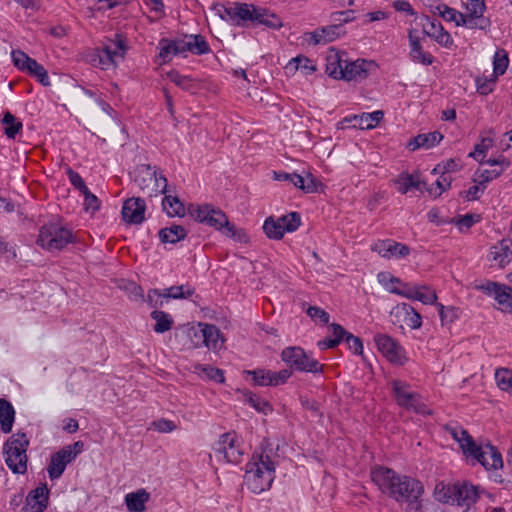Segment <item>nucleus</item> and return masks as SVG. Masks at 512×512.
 I'll return each instance as SVG.
<instances>
[{"label": "nucleus", "mask_w": 512, "mask_h": 512, "mask_svg": "<svg viewBox=\"0 0 512 512\" xmlns=\"http://www.w3.org/2000/svg\"><path fill=\"white\" fill-rule=\"evenodd\" d=\"M26 74L35 78L43 86H50L51 84L47 70L37 61L27 66Z\"/></svg>", "instance_id": "79ce46f5"}, {"label": "nucleus", "mask_w": 512, "mask_h": 512, "mask_svg": "<svg viewBox=\"0 0 512 512\" xmlns=\"http://www.w3.org/2000/svg\"><path fill=\"white\" fill-rule=\"evenodd\" d=\"M391 385L398 406L424 416L432 414V411L423 403L421 395L411 391L410 384L401 380H393Z\"/></svg>", "instance_id": "6e6552de"}, {"label": "nucleus", "mask_w": 512, "mask_h": 512, "mask_svg": "<svg viewBox=\"0 0 512 512\" xmlns=\"http://www.w3.org/2000/svg\"><path fill=\"white\" fill-rule=\"evenodd\" d=\"M393 324L407 325L411 329H419L422 325V317L410 304L400 303L390 311Z\"/></svg>", "instance_id": "ddd939ff"}, {"label": "nucleus", "mask_w": 512, "mask_h": 512, "mask_svg": "<svg viewBox=\"0 0 512 512\" xmlns=\"http://www.w3.org/2000/svg\"><path fill=\"white\" fill-rule=\"evenodd\" d=\"M164 291L160 289H149L147 297L144 301L148 303L151 308L158 310L157 308L163 307L167 298L163 296Z\"/></svg>", "instance_id": "6e6d98bb"}, {"label": "nucleus", "mask_w": 512, "mask_h": 512, "mask_svg": "<svg viewBox=\"0 0 512 512\" xmlns=\"http://www.w3.org/2000/svg\"><path fill=\"white\" fill-rule=\"evenodd\" d=\"M29 439L24 432L13 434L4 444L5 462L15 474H25L27 471V449Z\"/></svg>", "instance_id": "7ed1b4c3"}, {"label": "nucleus", "mask_w": 512, "mask_h": 512, "mask_svg": "<svg viewBox=\"0 0 512 512\" xmlns=\"http://www.w3.org/2000/svg\"><path fill=\"white\" fill-rule=\"evenodd\" d=\"M180 55L191 52L195 55H206L211 52V48L205 38L200 34H185L183 38H178Z\"/></svg>", "instance_id": "6ab92c4d"}, {"label": "nucleus", "mask_w": 512, "mask_h": 512, "mask_svg": "<svg viewBox=\"0 0 512 512\" xmlns=\"http://www.w3.org/2000/svg\"><path fill=\"white\" fill-rule=\"evenodd\" d=\"M343 62L344 61L337 52L331 51L326 56V73L334 79H342L341 75L343 74L344 68Z\"/></svg>", "instance_id": "f704fd0d"}, {"label": "nucleus", "mask_w": 512, "mask_h": 512, "mask_svg": "<svg viewBox=\"0 0 512 512\" xmlns=\"http://www.w3.org/2000/svg\"><path fill=\"white\" fill-rule=\"evenodd\" d=\"M281 360L293 371L319 374L324 366L299 346H289L282 350Z\"/></svg>", "instance_id": "0eeeda50"}, {"label": "nucleus", "mask_w": 512, "mask_h": 512, "mask_svg": "<svg viewBox=\"0 0 512 512\" xmlns=\"http://www.w3.org/2000/svg\"><path fill=\"white\" fill-rule=\"evenodd\" d=\"M242 394L244 400L257 412L263 413L264 415L272 412L273 408L271 404L265 399L261 398L258 394L249 390L242 391Z\"/></svg>", "instance_id": "c9c22d12"}, {"label": "nucleus", "mask_w": 512, "mask_h": 512, "mask_svg": "<svg viewBox=\"0 0 512 512\" xmlns=\"http://www.w3.org/2000/svg\"><path fill=\"white\" fill-rule=\"evenodd\" d=\"M281 226L285 232H295L301 225V216L298 212H290L287 215L279 217Z\"/></svg>", "instance_id": "de8ad7c7"}, {"label": "nucleus", "mask_w": 512, "mask_h": 512, "mask_svg": "<svg viewBox=\"0 0 512 512\" xmlns=\"http://www.w3.org/2000/svg\"><path fill=\"white\" fill-rule=\"evenodd\" d=\"M374 342L378 350L391 363L397 365H404L406 363L407 357L405 355V350L395 339L389 335L377 334L374 337Z\"/></svg>", "instance_id": "9d476101"}, {"label": "nucleus", "mask_w": 512, "mask_h": 512, "mask_svg": "<svg viewBox=\"0 0 512 512\" xmlns=\"http://www.w3.org/2000/svg\"><path fill=\"white\" fill-rule=\"evenodd\" d=\"M263 231L269 239L280 240L284 237L285 231L281 226L280 219L274 217H268L263 224Z\"/></svg>", "instance_id": "58836bf2"}, {"label": "nucleus", "mask_w": 512, "mask_h": 512, "mask_svg": "<svg viewBox=\"0 0 512 512\" xmlns=\"http://www.w3.org/2000/svg\"><path fill=\"white\" fill-rule=\"evenodd\" d=\"M253 11L252 27L263 25L269 29L278 30L283 26L281 18L271 10L255 5Z\"/></svg>", "instance_id": "4be33fe9"}, {"label": "nucleus", "mask_w": 512, "mask_h": 512, "mask_svg": "<svg viewBox=\"0 0 512 512\" xmlns=\"http://www.w3.org/2000/svg\"><path fill=\"white\" fill-rule=\"evenodd\" d=\"M200 329H190L189 335L201 340V344L214 351L223 345V338L220 330L213 324H199Z\"/></svg>", "instance_id": "4468645a"}, {"label": "nucleus", "mask_w": 512, "mask_h": 512, "mask_svg": "<svg viewBox=\"0 0 512 512\" xmlns=\"http://www.w3.org/2000/svg\"><path fill=\"white\" fill-rule=\"evenodd\" d=\"M162 207L169 217H183L186 214L184 204L176 196L165 195L162 200Z\"/></svg>", "instance_id": "e433bc0d"}, {"label": "nucleus", "mask_w": 512, "mask_h": 512, "mask_svg": "<svg viewBox=\"0 0 512 512\" xmlns=\"http://www.w3.org/2000/svg\"><path fill=\"white\" fill-rule=\"evenodd\" d=\"M244 374L252 377L254 386L267 387L271 386V376L270 370L266 369H254V370H245Z\"/></svg>", "instance_id": "37998d69"}, {"label": "nucleus", "mask_w": 512, "mask_h": 512, "mask_svg": "<svg viewBox=\"0 0 512 512\" xmlns=\"http://www.w3.org/2000/svg\"><path fill=\"white\" fill-rule=\"evenodd\" d=\"M384 118V112L382 110H376L372 113H362L361 115H354L352 118H345L344 121L351 122L355 121L354 127L359 129H373L380 121Z\"/></svg>", "instance_id": "a878e982"}, {"label": "nucleus", "mask_w": 512, "mask_h": 512, "mask_svg": "<svg viewBox=\"0 0 512 512\" xmlns=\"http://www.w3.org/2000/svg\"><path fill=\"white\" fill-rule=\"evenodd\" d=\"M225 236L233 239L239 243H247L249 241V237L246 231L242 228H237L234 224L228 221V225H225L221 231Z\"/></svg>", "instance_id": "09e8293b"}, {"label": "nucleus", "mask_w": 512, "mask_h": 512, "mask_svg": "<svg viewBox=\"0 0 512 512\" xmlns=\"http://www.w3.org/2000/svg\"><path fill=\"white\" fill-rule=\"evenodd\" d=\"M511 246L512 241L510 239H502L498 245L491 248L493 259L502 267L512 260Z\"/></svg>", "instance_id": "7c9ffc66"}, {"label": "nucleus", "mask_w": 512, "mask_h": 512, "mask_svg": "<svg viewBox=\"0 0 512 512\" xmlns=\"http://www.w3.org/2000/svg\"><path fill=\"white\" fill-rule=\"evenodd\" d=\"M345 33L346 31L341 23L334 22L332 25L318 28L313 32L307 33L306 35L309 36L308 41L310 43L317 45L320 43L326 44L332 42Z\"/></svg>", "instance_id": "aec40b11"}, {"label": "nucleus", "mask_w": 512, "mask_h": 512, "mask_svg": "<svg viewBox=\"0 0 512 512\" xmlns=\"http://www.w3.org/2000/svg\"><path fill=\"white\" fill-rule=\"evenodd\" d=\"M163 296L167 299H187L194 295L195 289L189 284H183L179 286H171L163 289Z\"/></svg>", "instance_id": "a19ab883"}, {"label": "nucleus", "mask_w": 512, "mask_h": 512, "mask_svg": "<svg viewBox=\"0 0 512 512\" xmlns=\"http://www.w3.org/2000/svg\"><path fill=\"white\" fill-rule=\"evenodd\" d=\"M494 300L498 303L501 310L512 313V288L506 284H500Z\"/></svg>", "instance_id": "ea45409f"}, {"label": "nucleus", "mask_w": 512, "mask_h": 512, "mask_svg": "<svg viewBox=\"0 0 512 512\" xmlns=\"http://www.w3.org/2000/svg\"><path fill=\"white\" fill-rule=\"evenodd\" d=\"M423 494H414L406 503L405 512H423Z\"/></svg>", "instance_id": "774afa93"}, {"label": "nucleus", "mask_w": 512, "mask_h": 512, "mask_svg": "<svg viewBox=\"0 0 512 512\" xmlns=\"http://www.w3.org/2000/svg\"><path fill=\"white\" fill-rule=\"evenodd\" d=\"M372 250L377 252L383 258H405L410 254V248L406 244L396 242L392 239L378 240Z\"/></svg>", "instance_id": "a211bd4d"}, {"label": "nucleus", "mask_w": 512, "mask_h": 512, "mask_svg": "<svg viewBox=\"0 0 512 512\" xmlns=\"http://www.w3.org/2000/svg\"><path fill=\"white\" fill-rule=\"evenodd\" d=\"M237 442V435L235 432H227L219 437V440L214 444L213 450L216 454L224 451L226 447L231 446Z\"/></svg>", "instance_id": "e2e57ef3"}, {"label": "nucleus", "mask_w": 512, "mask_h": 512, "mask_svg": "<svg viewBox=\"0 0 512 512\" xmlns=\"http://www.w3.org/2000/svg\"><path fill=\"white\" fill-rule=\"evenodd\" d=\"M15 421V409L6 399L0 398V429L3 433H10Z\"/></svg>", "instance_id": "c756f323"}, {"label": "nucleus", "mask_w": 512, "mask_h": 512, "mask_svg": "<svg viewBox=\"0 0 512 512\" xmlns=\"http://www.w3.org/2000/svg\"><path fill=\"white\" fill-rule=\"evenodd\" d=\"M414 300H418L426 305L433 304L437 300V295L434 290H431L426 286L419 285Z\"/></svg>", "instance_id": "0e129e2a"}, {"label": "nucleus", "mask_w": 512, "mask_h": 512, "mask_svg": "<svg viewBox=\"0 0 512 512\" xmlns=\"http://www.w3.org/2000/svg\"><path fill=\"white\" fill-rule=\"evenodd\" d=\"M394 182L398 192L401 194H406L411 189L421 191L426 185V182L419 179L418 173L410 174L403 172L395 179Z\"/></svg>", "instance_id": "393cba45"}, {"label": "nucleus", "mask_w": 512, "mask_h": 512, "mask_svg": "<svg viewBox=\"0 0 512 512\" xmlns=\"http://www.w3.org/2000/svg\"><path fill=\"white\" fill-rule=\"evenodd\" d=\"M255 4L244 2L215 3L213 10L224 21L238 27H252Z\"/></svg>", "instance_id": "423d86ee"}, {"label": "nucleus", "mask_w": 512, "mask_h": 512, "mask_svg": "<svg viewBox=\"0 0 512 512\" xmlns=\"http://www.w3.org/2000/svg\"><path fill=\"white\" fill-rule=\"evenodd\" d=\"M342 79L346 81H358L366 79L369 72L378 68V65L373 60L358 59L353 62L344 61Z\"/></svg>", "instance_id": "2eb2a0df"}, {"label": "nucleus", "mask_w": 512, "mask_h": 512, "mask_svg": "<svg viewBox=\"0 0 512 512\" xmlns=\"http://www.w3.org/2000/svg\"><path fill=\"white\" fill-rule=\"evenodd\" d=\"M401 286H402L401 288L396 287V286L395 287H387V291H389L392 294L400 295L407 299L414 300L416 297V292H417L419 285L403 283Z\"/></svg>", "instance_id": "13d9d810"}, {"label": "nucleus", "mask_w": 512, "mask_h": 512, "mask_svg": "<svg viewBox=\"0 0 512 512\" xmlns=\"http://www.w3.org/2000/svg\"><path fill=\"white\" fill-rule=\"evenodd\" d=\"M457 26L486 31L490 28L491 21L484 16V13L467 12L462 14V19L460 22L457 21Z\"/></svg>", "instance_id": "bb28decb"}, {"label": "nucleus", "mask_w": 512, "mask_h": 512, "mask_svg": "<svg viewBox=\"0 0 512 512\" xmlns=\"http://www.w3.org/2000/svg\"><path fill=\"white\" fill-rule=\"evenodd\" d=\"M276 462L269 455H252L246 464L244 484L255 494L271 488L275 479Z\"/></svg>", "instance_id": "f03ea898"}, {"label": "nucleus", "mask_w": 512, "mask_h": 512, "mask_svg": "<svg viewBox=\"0 0 512 512\" xmlns=\"http://www.w3.org/2000/svg\"><path fill=\"white\" fill-rule=\"evenodd\" d=\"M13 64L22 72L26 73L27 66L33 64L36 60L29 57L25 52L21 50H12L11 52Z\"/></svg>", "instance_id": "5fc2aeb1"}, {"label": "nucleus", "mask_w": 512, "mask_h": 512, "mask_svg": "<svg viewBox=\"0 0 512 512\" xmlns=\"http://www.w3.org/2000/svg\"><path fill=\"white\" fill-rule=\"evenodd\" d=\"M497 77L494 74H491L489 77L478 76L475 79L477 92L480 95H488L494 89V85Z\"/></svg>", "instance_id": "603ef678"}, {"label": "nucleus", "mask_w": 512, "mask_h": 512, "mask_svg": "<svg viewBox=\"0 0 512 512\" xmlns=\"http://www.w3.org/2000/svg\"><path fill=\"white\" fill-rule=\"evenodd\" d=\"M509 59L504 49L497 50L493 57V73L495 77L503 75L508 67Z\"/></svg>", "instance_id": "c03bdc74"}, {"label": "nucleus", "mask_w": 512, "mask_h": 512, "mask_svg": "<svg viewBox=\"0 0 512 512\" xmlns=\"http://www.w3.org/2000/svg\"><path fill=\"white\" fill-rule=\"evenodd\" d=\"M134 182L150 197L167 192V179L150 164H140L134 170Z\"/></svg>", "instance_id": "39448f33"}, {"label": "nucleus", "mask_w": 512, "mask_h": 512, "mask_svg": "<svg viewBox=\"0 0 512 512\" xmlns=\"http://www.w3.org/2000/svg\"><path fill=\"white\" fill-rule=\"evenodd\" d=\"M449 496L445 500V502L456 503L460 506H466L467 511H469L470 507L476 503L479 498V490L477 486H474L471 483L464 482L462 484H454L451 488H449Z\"/></svg>", "instance_id": "9b49d317"}, {"label": "nucleus", "mask_w": 512, "mask_h": 512, "mask_svg": "<svg viewBox=\"0 0 512 512\" xmlns=\"http://www.w3.org/2000/svg\"><path fill=\"white\" fill-rule=\"evenodd\" d=\"M151 318L155 320L154 331L162 334L169 331L173 326L172 316L162 310H153L150 314Z\"/></svg>", "instance_id": "4c0bfd02"}, {"label": "nucleus", "mask_w": 512, "mask_h": 512, "mask_svg": "<svg viewBox=\"0 0 512 512\" xmlns=\"http://www.w3.org/2000/svg\"><path fill=\"white\" fill-rule=\"evenodd\" d=\"M371 480L379 490L397 503H404L414 494H424L423 483L411 476L399 474L391 468L376 465L370 472Z\"/></svg>", "instance_id": "f257e3e1"}, {"label": "nucleus", "mask_w": 512, "mask_h": 512, "mask_svg": "<svg viewBox=\"0 0 512 512\" xmlns=\"http://www.w3.org/2000/svg\"><path fill=\"white\" fill-rule=\"evenodd\" d=\"M443 139V135L438 131H433L425 134H418V140H420V145L422 148L429 149L437 144Z\"/></svg>", "instance_id": "052dcab7"}, {"label": "nucleus", "mask_w": 512, "mask_h": 512, "mask_svg": "<svg viewBox=\"0 0 512 512\" xmlns=\"http://www.w3.org/2000/svg\"><path fill=\"white\" fill-rule=\"evenodd\" d=\"M0 122L4 127V134L9 139H15L16 135L23 128L22 122L10 111H5L3 113V117Z\"/></svg>", "instance_id": "72a5a7b5"}, {"label": "nucleus", "mask_w": 512, "mask_h": 512, "mask_svg": "<svg viewBox=\"0 0 512 512\" xmlns=\"http://www.w3.org/2000/svg\"><path fill=\"white\" fill-rule=\"evenodd\" d=\"M195 369L197 372L205 374V376L210 380L217 383L225 382L224 372L219 368H215L210 365L198 364L195 366Z\"/></svg>", "instance_id": "8fccbe9b"}, {"label": "nucleus", "mask_w": 512, "mask_h": 512, "mask_svg": "<svg viewBox=\"0 0 512 512\" xmlns=\"http://www.w3.org/2000/svg\"><path fill=\"white\" fill-rule=\"evenodd\" d=\"M293 372L288 367L285 369H282L278 372H274L270 370V376H271V386H279L285 384L288 379L292 376Z\"/></svg>", "instance_id": "338daca9"}, {"label": "nucleus", "mask_w": 512, "mask_h": 512, "mask_svg": "<svg viewBox=\"0 0 512 512\" xmlns=\"http://www.w3.org/2000/svg\"><path fill=\"white\" fill-rule=\"evenodd\" d=\"M149 500V493L144 489L128 493L125 497L127 509L130 512H142L145 510V503Z\"/></svg>", "instance_id": "473e14b6"}, {"label": "nucleus", "mask_w": 512, "mask_h": 512, "mask_svg": "<svg viewBox=\"0 0 512 512\" xmlns=\"http://www.w3.org/2000/svg\"><path fill=\"white\" fill-rule=\"evenodd\" d=\"M330 330L332 331L331 337H326L317 342V347L320 350L333 349L337 347L343 340L347 331L337 323H332L329 325Z\"/></svg>", "instance_id": "c85d7f7f"}, {"label": "nucleus", "mask_w": 512, "mask_h": 512, "mask_svg": "<svg viewBox=\"0 0 512 512\" xmlns=\"http://www.w3.org/2000/svg\"><path fill=\"white\" fill-rule=\"evenodd\" d=\"M477 462L480 463L486 470H496L503 466L501 453L495 446L487 443L484 446L483 458L478 457Z\"/></svg>", "instance_id": "b1692460"}, {"label": "nucleus", "mask_w": 512, "mask_h": 512, "mask_svg": "<svg viewBox=\"0 0 512 512\" xmlns=\"http://www.w3.org/2000/svg\"><path fill=\"white\" fill-rule=\"evenodd\" d=\"M218 455H222L225 461L228 463L237 464L241 461L243 452L239 446L234 443L231 446L226 447V449L218 453Z\"/></svg>", "instance_id": "680f3d73"}, {"label": "nucleus", "mask_w": 512, "mask_h": 512, "mask_svg": "<svg viewBox=\"0 0 512 512\" xmlns=\"http://www.w3.org/2000/svg\"><path fill=\"white\" fill-rule=\"evenodd\" d=\"M187 212L195 221L218 231H222L223 227L228 225L227 215L220 208L210 204H189Z\"/></svg>", "instance_id": "1a4fd4ad"}, {"label": "nucleus", "mask_w": 512, "mask_h": 512, "mask_svg": "<svg viewBox=\"0 0 512 512\" xmlns=\"http://www.w3.org/2000/svg\"><path fill=\"white\" fill-rule=\"evenodd\" d=\"M343 341L346 343L348 349L352 351L355 355L363 354V343L361 338L347 331V334L345 335Z\"/></svg>", "instance_id": "69168bd1"}, {"label": "nucleus", "mask_w": 512, "mask_h": 512, "mask_svg": "<svg viewBox=\"0 0 512 512\" xmlns=\"http://www.w3.org/2000/svg\"><path fill=\"white\" fill-rule=\"evenodd\" d=\"M438 314L443 325L453 323L459 317V310L455 307H446L441 303L436 304Z\"/></svg>", "instance_id": "864d4df0"}, {"label": "nucleus", "mask_w": 512, "mask_h": 512, "mask_svg": "<svg viewBox=\"0 0 512 512\" xmlns=\"http://www.w3.org/2000/svg\"><path fill=\"white\" fill-rule=\"evenodd\" d=\"M49 503V489L46 483L40 484L26 496L20 512H44Z\"/></svg>", "instance_id": "f3484780"}, {"label": "nucleus", "mask_w": 512, "mask_h": 512, "mask_svg": "<svg viewBox=\"0 0 512 512\" xmlns=\"http://www.w3.org/2000/svg\"><path fill=\"white\" fill-rule=\"evenodd\" d=\"M410 52L409 57L413 62L421 63L429 66L434 62V57L429 53L423 51L419 37L415 35V30L411 29L408 33Z\"/></svg>", "instance_id": "5701e85b"}, {"label": "nucleus", "mask_w": 512, "mask_h": 512, "mask_svg": "<svg viewBox=\"0 0 512 512\" xmlns=\"http://www.w3.org/2000/svg\"><path fill=\"white\" fill-rule=\"evenodd\" d=\"M74 460V454L71 456L70 450L61 448L55 452L50 459L47 471L51 480L61 477L66 466Z\"/></svg>", "instance_id": "412c9836"}, {"label": "nucleus", "mask_w": 512, "mask_h": 512, "mask_svg": "<svg viewBox=\"0 0 512 512\" xmlns=\"http://www.w3.org/2000/svg\"><path fill=\"white\" fill-rule=\"evenodd\" d=\"M497 386L507 392H512V370L499 368L495 372Z\"/></svg>", "instance_id": "a18cd8bd"}, {"label": "nucleus", "mask_w": 512, "mask_h": 512, "mask_svg": "<svg viewBox=\"0 0 512 512\" xmlns=\"http://www.w3.org/2000/svg\"><path fill=\"white\" fill-rule=\"evenodd\" d=\"M460 447L468 457H473L474 459L478 457L483 458L484 447L477 445L471 435Z\"/></svg>", "instance_id": "4d7b16f0"}, {"label": "nucleus", "mask_w": 512, "mask_h": 512, "mask_svg": "<svg viewBox=\"0 0 512 512\" xmlns=\"http://www.w3.org/2000/svg\"><path fill=\"white\" fill-rule=\"evenodd\" d=\"M168 79L176 86L185 91H191L194 88L193 79L187 75H181L178 71L172 70L167 73Z\"/></svg>", "instance_id": "49530a36"}, {"label": "nucleus", "mask_w": 512, "mask_h": 512, "mask_svg": "<svg viewBox=\"0 0 512 512\" xmlns=\"http://www.w3.org/2000/svg\"><path fill=\"white\" fill-rule=\"evenodd\" d=\"M75 242L72 231L59 221L44 224L39 232L37 244L48 251L62 250L69 243Z\"/></svg>", "instance_id": "20e7f679"}, {"label": "nucleus", "mask_w": 512, "mask_h": 512, "mask_svg": "<svg viewBox=\"0 0 512 512\" xmlns=\"http://www.w3.org/2000/svg\"><path fill=\"white\" fill-rule=\"evenodd\" d=\"M435 10L438 12V14L446 21L454 22L457 26V21L460 22V19H462V12L457 11L454 8L449 7L446 4H438L435 7Z\"/></svg>", "instance_id": "3c124183"}, {"label": "nucleus", "mask_w": 512, "mask_h": 512, "mask_svg": "<svg viewBox=\"0 0 512 512\" xmlns=\"http://www.w3.org/2000/svg\"><path fill=\"white\" fill-rule=\"evenodd\" d=\"M158 236L162 243L175 244L186 238L187 231L183 226L174 224L170 227L160 229Z\"/></svg>", "instance_id": "2f4dec72"}, {"label": "nucleus", "mask_w": 512, "mask_h": 512, "mask_svg": "<svg viewBox=\"0 0 512 512\" xmlns=\"http://www.w3.org/2000/svg\"><path fill=\"white\" fill-rule=\"evenodd\" d=\"M126 38L122 34H115V39L109 40L103 46L99 54V62L102 69H107L115 64V58H124L127 52Z\"/></svg>", "instance_id": "f8f14e48"}, {"label": "nucleus", "mask_w": 512, "mask_h": 512, "mask_svg": "<svg viewBox=\"0 0 512 512\" xmlns=\"http://www.w3.org/2000/svg\"><path fill=\"white\" fill-rule=\"evenodd\" d=\"M504 172V168L493 169V170H477L475 172V176L478 178H474V182H478L479 185H486L490 181L498 178Z\"/></svg>", "instance_id": "bf43d9fd"}, {"label": "nucleus", "mask_w": 512, "mask_h": 512, "mask_svg": "<svg viewBox=\"0 0 512 512\" xmlns=\"http://www.w3.org/2000/svg\"><path fill=\"white\" fill-rule=\"evenodd\" d=\"M158 48V58L160 60V64L169 63L172 60L173 56L180 55L181 53V50H179L178 45V38H162L158 43Z\"/></svg>", "instance_id": "cd10ccee"}, {"label": "nucleus", "mask_w": 512, "mask_h": 512, "mask_svg": "<svg viewBox=\"0 0 512 512\" xmlns=\"http://www.w3.org/2000/svg\"><path fill=\"white\" fill-rule=\"evenodd\" d=\"M146 204L140 197H131L124 201L122 219L128 224L139 225L145 220Z\"/></svg>", "instance_id": "dca6fc26"}]
</instances>
